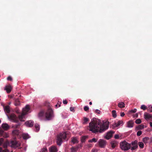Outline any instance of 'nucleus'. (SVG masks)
<instances>
[{
    "instance_id": "obj_30",
    "label": "nucleus",
    "mask_w": 152,
    "mask_h": 152,
    "mask_svg": "<svg viewBox=\"0 0 152 152\" xmlns=\"http://www.w3.org/2000/svg\"><path fill=\"white\" fill-rule=\"evenodd\" d=\"M20 125H21V124H20L19 123L18 124H15V125H14V126H12V127L15 129L18 128L19 127Z\"/></svg>"
},
{
    "instance_id": "obj_59",
    "label": "nucleus",
    "mask_w": 152,
    "mask_h": 152,
    "mask_svg": "<svg viewBox=\"0 0 152 152\" xmlns=\"http://www.w3.org/2000/svg\"><path fill=\"white\" fill-rule=\"evenodd\" d=\"M58 106V105L57 104H56L55 105V107H56V108H57V107Z\"/></svg>"
},
{
    "instance_id": "obj_52",
    "label": "nucleus",
    "mask_w": 152,
    "mask_h": 152,
    "mask_svg": "<svg viewBox=\"0 0 152 152\" xmlns=\"http://www.w3.org/2000/svg\"><path fill=\"white\" fill-rule=\"evenodd\" d=\"M2 152H9L8 150L6 148H5V149L2 150Z\"/></svg>"
},
{
    "instance_id": "obj_16",
    "label": "nucleus",
    "mask_w": 152,
    "mask_h": 152,
    "mask_svg": "<svg viewBox=\"0 0 152 152\" xmlns=\"http://www.w3.org/2000/svg\"><path fill=\"white\" fill-rule=\"evenodd\" d=\"M88 137V136L87 135H85L81 137L80 140L81 142H84Z\"/></svg>"
},
{
    "instance_id": "obj_35",
    "label": "nucleus",
    "mask_w": 152,
    "mask_h": 152,
    "mask_svg": "<svg viewBox=\"0 0 152 152\" xmlns=\"http://www.w3.org/2000/svg\"><path fill=\"white\" fill-rule=\"evenodd\" d=\"M138 145L139 147L141 148H143L144 146V144L142 142H139L138 143Z\"/></svg>"
},
{
    "instance_id": "obj_53",
    "label": "nucleus",
    "mask_w": 152,
    "mask_h": 152,
    "mask_svg": "<svg viewBox=\"0 0 152 152\" xmlns=\"http://www.w3.org/2000/svg\"><path fill=\"white\" fill-rule=\"evenodd\" d=\"M63 103L64 104H66L67 103V102L66 100H64L63 101Z\"/></svg>"
},
{
    "instance_id": "obj_8",
    "label": "nucleus",
    "mask_w": 152,
    "mask_h": 152,
    "mask_svg": "<svg viewBox=\"0 0 152 152\" xmlns=\"http://www.w3.org/2000/svg\"><path fill=\"white\" fill-rule=\"evenodd\" d=\"M11 146L14 148L18 147H20V143L15 141H12L11 142Z\"/></svg>"
},
{
    "instance_id": "obj_37",
    "label": "nucleus",
    "mask_w": 152,
    "mask_h": 152,
    "mask_svg": "<svg viewBox=\"0 0 152 152\" xmlns=\"http://www.w3.org/2000/svg\"><path fill=\"white\" fill-rule=\"evenodd\" d=\"M138 147V145H136V146H133L132 147H131V150L132 151H133L137 149Z\"/></svg>"
},
{
    "instance_id": "obj_33",
    "label": "nucleus",
    "mask_w": 152,
    "mask_h": 152,
    "mask_svg": "<svg viewBox=\"0 0 152 152\" xmlns=\"http://www.w3.org/2000/svg\"><path fill=\"white\" fill-rule=\"evenodd\" d=\"M35 126L37 132L39 130V126L38 124H35Z\"/></svg>"
},
{
    "instance_id": "obj_55",
    "label": "nucleus",
    "mask_w": 152,
    "mask_h": 152,
    "mask_svg": "<svg viewBox=\"0 0 152 152\" xmlns=\"http://www.w3.org/2000/svg\"><path fill=\"white\" fill-rule=\"evenodd\" d=\"M88 148H90L92 147V145L91 144H88L86 145Z\"/></svg>"
},
{
    "instance_id": "obj_14",
    "label": "nucleus",
    "mask_w": 152,
    "mask_h": 152,
    "mask_svg": "<svg viewBox=\"0 0 152 152\" xmlns=\"http://www.w3.org/2000/svg\"><path fill=\"white\" fill-rule=\"evenodd\" d=\"M49 151L50 152H57L58 150L56 146H53L50 148Z\"/></svg>"
},
{
    "instance_id": "obj_2",
    "label": "nucleus",
    "mask_w": 152,
    "mask_h": 152,
    "mask_svg": "<svg viewBox=\"0 0 152 152\" xmlns=\"http://www.w3.org/2000/svg\"><path fill=\"white\" fill-rule=\"evenodd\" d=\"M45 115L47 120H51L54 117L53 111L50 107H48L45 111H41L38 114V116L41 117Z\"/></svg>"
},
{
    "instance_id": "obj_19",
    "label": "nucleus",
    "mask_w": 152,
    "mask_h": 152,
    "mask_svg": "<svg viewBox=\"0 0 152 152\" xmlns=\"http://www.w3.org/2000/svg\"><path fill=\"white\" fill-rule=\"evenodd\" d=\"M118 106L121 108H124L125 107V104L124 102H121L118 103Z\"/></svg>"
},
{
    "instance_id": "obj_1",
    "label": "nucleus",
    "mask_w": 152,
    "mask_h": 152,
    "mask_svg": "<svg viewBox=\"0 0 152 152\" xmlns=\"http://www.w3.org/2000/svg\"><path fill=\"white\" fill-rule=\"evenodd\" d=\"M109 125L108 122H103L102 124L100 120L93 118L89 124V131L94 133H102L108 129Z\"/></svg>"
},
{
    "instance_id": "obj_40",
    "label": "nucleus",
    "mask_w": 152,
    "mask_h": 152,
    "mask_svg": "<svg viewBox=\"0 0 152 152\" xmlns=\"http://www.w3.org/2000/svg\"><path fill=\"white\" fill-rule=\"evenodd\" d=\"M4 142V139L2 138H0V146H1Z\"/></svg>"
},
{
    "instance_id": "obj_58",
    "label": "nucleus",
    "mask_w": 152,
    "mask_h": 152,
    "mask_svg": "<svg viewBox=\"0 0 152 152\" xmlns=\"http://www.w3.org/2000/svg\"><path fill=\"white\" fill-rule=\"evenodd\" d=\"M89 104L91 105L92 104V103L91 102H90L89 103Z\"/></svg>"
},
{
    "instance_id": "obj_50",
    "label": "nucleus",
    "mask_w": 152,
    "mask_h": 152,
    "mask_svg": "<svg viewBox=\"0 0 152 152\" xmlns=\"http://www.w3.org/2000/svg\"><path fill=\"white\" fill-rule=\"evenodd\" d=\"M61 102L58 101L57 104L58 105V107H60L61 106Z\"/></svg>"
},
{
    "instance_id": "obj_34",
    "label": "nucleus",
    "mask_w": 152,
    "mask_h": 152,
    "mask_svg": "<svg viewBox=\"0 0 152 152\" xmlns=\"http://www.w3.org/2000/svg\"><path fill=\"white\" fill-rule=\"evenodd\" d=\"M148 107V111L149 112H152V105H150Z\"/></svg>"
},
{
    "instance_id": "obj_51",
    "label": "nucleus",
    "mask_w": 152,
    "mask_h": 152,
    "mask_svg": "<svg viewBox=\"0 0 152 152\" xmlns=\"http://www.w3.org/2000/svg\"><path fill=\"white\" fill-rule=\"evenodd\" d=\"M95 112L96 113H97L98 114H100V111L98 110H96L95 111Z\"/></svg>"
},
{
    "instance_id": "obj_13",
    "label": "nucleus",
    "mask_w": 152,
    "mask_h": 152,
    "mask_svg": "<svg viewBox=\"0 0 152 152\" xmlns=\"http://www.w3.org/2000/svg\"><path fill=\"white\" fill-rule=\"evenodd\" d=\"M25 124L27 126L29 127H31L33 126L34 123V122L32 121H29L26 122Z\"/></svg>"
},
{
    "instance_id": "obj_39",
    "label": "nucleus",
    "mask_w": 152,
    "mask_h": 152,
    "mask_svg": "<svg viewBox=\"0 0 152 152\" xmlns=\"http://www.w3.org/2000/svg\"><path fill=\"white\" fill-rule=\"evenodd\" d=\"M89 120V119L87 118L86 117L84 118V122H83V124H85L86 122L88 121Z\"/></svg>"
},
{
    "instance_id": "obj_21",
    "label": "nucleus",
    "mask_w": 152,
    "mask_h": 152,
    "mask_svg": "<svg viewBox=\"0 0 152 152\" xmlns=\"http://www.w3.org/2000/svg\"><path fill=\"white\" fill-rule=\"evenodd\" d=\"M4 109L7 113H9L10 112V107L9 106H6L4 107Z\"/></svg>"
},
{
    "instance_id": "obj_22",
    "label": "nucleus",
    "mask_w": 152,
    "mask_h": 152,
    "mask_svg": "<svg viewBox=\"0 0 152 152\" xmlns=\"http://www.w3.org/2000/svg\"><path fill=\"white\" fill-rule=\"evenodd\" d=\"M19 132V130L17 129L14 130L12 132V133L14 135H18Z\"/></svg>"
},
{
    "instance_id": "obj_48",
    "label": "nucleus",
    "mask_w": 152,
    "mask_h": 152,
    "mask_svg": "<svg viewBox=\"0 0 152 152\" xmlns=\"http://www.w3.org/2000/svg\"><path fill=\"white\" fill-rule=\"evenodd\" d=\"M83 146L82 144H80V145L77 146V149L81 148Z\"/></svg>"
},
{
    "instance_id": "obj_15",
    "label": "nucleus",
    "mask_w": 152,
    "mask_h": 152,
    "mask_svg": "<svg viewBox=\"0 0 152 152\" xmlns=\"http://www.w3.org/2000/svg\"><path fill=\"white\" fill-rule=\"evenodd\" d=\"M11 87L10 86H6L4 90H5L7 93L8 94L10 93L11 91Z\"/></svg>"
},
{
    "instance_id": "obj_57",
    "label": "nucleus",
    "mask_w": 152,
    "mask_h": 152,
    "mask_svg": "<svg viewBox=\"0 0 152 152\" xmlns=\"http://www.w3.org/2000/svg\"><path fill=\"white\" fill-rule=\"evenodd\" d=\"M150 126L152 127V122H150Z\"/></svg>"
},
{
    "instance_id": "obj_54",
    "label": "nucleus",
    "mask_w": 152,
    "mask_h": 152,
    "mask_svg": "<svg viewBox=\"0 0 152 152\" xmlns=\"http://www.w3.org/2000/svg\"><path fill=\"white\" fill-rule=\"evenodd\" d=\"M125 114L124 112H121V117H123Z\"/></svg>"
},
{
    "instance_id": "obj_27",
    "label": "nucleus",
    "mask_w": 152,
    "mask_h": 152,
    "mask_svg": "<svg viewBox=\"0 0 152 152\" xmlns=\"http://www.w3.org/2000/svg\"><path fill=\"white\" fill-rule=\"evenodd\" d=\"M97 141V139H96L95 138H93L91 140H89L88 141V142H96Z\"/></svg>"
},
{
    "instance_id": "obj_23",
    "label": "nucleus",
    "mask_w": 152,
    "mask_h": 152,
    "mask_svg": "<svg viewBox=\"0 0 152 152\" xmlns=\"http://www.w3.org/2000/svg\"><path fill=\"white\" fill-rule=\"evenodd\" d=\"M123 123V121H119L117 123H115V126L117 127Z\"/></svg>"
},
{
    "instance_id": "obj_42",
    "label": "nucleus",
    "mask_w": 152,
    "mask_h": 152,
    "mask_svg": "<svg viewBox=\"0 0 152 152\" xmlns=\"http://www.w3.org/2000/svg\"><path fill=\"white\" fill-rule=\"evenodd\" d=\"M72 142L73 143V144H75L76 142V138L75 137H74L73 139L72 140Z\"/></svg>"
},
{
    "instance_id": "obj_46",
    "label": "nucleus",
    "mask_w": 152,
    "mask_h": 152,
    "mask_svg": "<svg viewBox=\"0 0 152 152\" xmlns=\"http://www.w3.org/2000/svg\"><path fill=\"white\" fill-rule=\"evenodd\" d=\"M7 80H10V81H12V77L10 76H8L7 77Z\"/></svg>"
},
{
    "instance_id": "obj_38",
    "label": "nucleus",
    "mask_w": 152,
    "mask_h": 152,
    "mask_svg": "<svg viewBox=\"0 0 152 152\" xmlns=\"http://www.w3.org/2000/svg\"><path fill=\"white\" fill-rule=\"evenodd\" d=\"M141 108L143 110H145L146 108V107L144 105H142L141 106Z\"/></svg>"
},
{
    "instance_id": "obj_43",
    "label": "nucleus",
    "mask_w": 152,
    "mask_h": 152,
    "mask_svg": "<svg viewBox=\"0 0 152 152\" xmlns=\"http://www.w3.org/2000/svg\"><path fill=\"white\" fill-rule=\"evenodd\" d=\"M89 107L86 106H85L84 107V109L85 111H87L89 110Z\"/></svg>"
},
{
    "instance_id": "obj_6",
    "label": "nucleus",
    "mask_w": 152,
    "mask_h": 152,
    "mask_svg": "<svg viewBox=\"0 0 152 152\" xmlns=\"http://www.w3.org/2000/svg\"><path fill=\"white\" fill-rule=\"evenodd\" d=\"M8 118L11 120V121L15 123H17L18 122L19 118L16 116L14 114L12 113L9 116Z\"/></svg>"
},
{
    "instance_id": "obj_44",
    "label": "nucleus",
    "mask_w": 152,
    "mask_h": 152,
    "mask_svg": "<svg viewBox=\"0 0 152 152\" xmlns=\"http://www.w3.org/2000/svg\"><path fill=\"white\" fill-rule=\"evenodd\" d=\"M137 111V109H134V110H131L129 111V112L130 113H135Z\"/></svg>"
},
{
    "instance_id": "obj_11",
    "label": "nucleus",
    "mask_w": 152,
    "mask_h": 152,
    "mask_svg": "<svg viewBox=\"0 0 152 152\" xmlns=\"http://www.w3.org/2000/svg\"><path fill=\"white\" fill-rule=\"evenodd\" d=\"M1 127L2 129L4 131L10 129L9 126L6 123L3 124H2Z\"/></svg>"
},
{
    "instance_id": "obj_36",
    "label": "nucleus",
    "mask_w": 152,
    "mask_h": 152,
    "mask_svg": "<svg viewBox=\"0 0 152 152\" xmlns=\"http://www.w3.org/2000/svg\"><path fill=\"white\" fill-rule=\"evenodd\" d=\"M135 122L137 124H140L141 122V121L140 119H137L136 120Z\"/></svg>"
},
{
    "instance_id": "obj_49",
    "label": "nucleus",
    "mask_w": 152,
    "mask_h": 152,
    "mask_svg": "<svg viewBox=\"0 0 152 152\" xmlns=\"http://www.w3.org/2000/svg\"><path fill=\"white\" fill-rule=\"evenodd\" d=\"M114 137L115 139H118L119 138V136L118 134H115V135Z\"/></svg>"
},
{
    "instance_id": "obj_56",
    "label": "nucleus",
    "mask_w": 152,
    "mask_h": 152,
    "mask_svg": "<svg viewBox=\"0 0 152 152\" xmlns=\"http://www.w3.org/2000/svg\"><path fill=\"white\" fill-rule=\"evenodd\" d=\"M2 151V148L0 147V152H1Z\"/></svg>"
},
{
    "instance_id": "obj_47",
    "label": "nucleus",
    "mask_w": 152,
    "mask_h": 152,
    "mask_svg": "<svg viewBox=\"0 0 152 152\" xmlns=\"http://www.w3.org/2000/svg\"><path fill=\"white\" fill-rule=\"evenodd\" d=\"M70 109L71 111L75 112V110L73 107H70Z\"/></svg>"
},
{
    "instance_id": "obj_17",
    "label": "nucleus",
    "mask_w": 152,
    "mask_h": 152,
    "mask_svg": "<svg viewBox=\"0 0 152 152\" xmlns=\"http://www.w3.org/2000/svg\"><path fill=\"white\" fill-rule=\"evenodd\" d=\"M134 122L132 121H129L127 123V126L128 127H132L133 126Z\"/></svg>"
},
{
    "instance_id": "obj_20",
    "label": "nucleus",
    "mask_w": 152,
    "mask_h": 152,
    "mask_svg": "<svg viewBox=\"0 0 152 152\" xmlns=\"http://www.w3.org/2000/svg\"><path fill=\"white\" fill-rule=\"evenodd\" d=\"M149 140L148 137H145L143 139V141L145 144L148 143Z\"/></svg>"
},
{
    "instance_id": "obj_7",
    "label": "nucleus",
    "mask_w": 152,
    "mask_h": 152,
    "mask_svg": "<svg viewBox=\"0 0 152 152\" xmlns=\"http://www.w3.org/2000/svg\"><path fill=\"white\" fill-rule=\"evenodd\" d=\"M2 137L4 138H7L9 137V134L1 128H0V137Z\"/></svg>"
},
{
    "instance_id": "obj_5",
    "label": "nucleus",
    "mask_w": 152,
    "mask_h": 152,
    "mask_svg": "<svg viewBox=\"0 0 152 152\" xmlns=\"http://www.w3.org/2000/svg\"><path fill=\"white\" fill-rule=\"evenodd\" d=\"M120 146L121 149L124 151L128 150L131 147V145L125 141L121 142Z\"/></svg>"
},
{
    "instance_id": "obj_41",
    "label": "nucleus",
    "mask_w": 152,
    "mask_h": 152,
    "mask_svg": "<svg viewBox=\"0 0 152 152\" xmlns=\"http://www.w3.org/2000/svg\"><path fill=\"white\" fill-rule=\"evenodd\" d=\"M76 151V148L75 147H72L71 148V152H75Z\"/></svg>"
},
{
    "instance_id": "obj_61",
    "label": "nucleus",
    "mask_w": 152,
    "mask_h": 152,
    "mask_svg": "<svg viewBox=\"0 0 152 152\" xmlns=\"http://www.w3.org/2000/svg\"><path fill=\"white\" fill-rule=\"evenodd\" d=\"M136 116H137V117L138 116V115H136Z\"/></svg>"
},
{
    "instance_id": "obj_26",
    "label": "nucleus",
    "mask_w": 152,
    "mask_h": 152,
    "mask_svg": "<svg viewBox=\"0 0 152 152\" xmlns=\"http://www.w3.org/2000/svg\"><path fill=\"white\" fill-rule=\"evenodd\" d=\"M29 137V135L27 134H23V138L24 139H27Z\"/></svg>"
},
{
    "instance_id": "obj_28",
    "label": "nucleus",
    "mask_w": 152,
    "mask_h": 152,
    "mask_svg": "<svg viewBox=\"0 0 152 152\" xmlns=\"http://www.w3.org/2000/svg\"><path fill=\"white\" fill-rule=\"evenodd\" d=\"M48 150L46 147H44L41 148L40 151L39 152H47Z\"/></svg>"
},
{
    "instance_id": "obj_32",
    "label": "nucleus",
    "mask_w": 152,
    "mask_h": 152,
    "mask_svg": "<svg viewBox=\"0 0 152 152\" xmlns=\"http://www.w3.org/2000/svg\"><path fill=\"white\" fill-rule=\"evenodd\" d=\"M131 145L132 146H136V145H137V140H135L134 142H133L131 143Z\"/></svg>"
},
{
    "instance_id": "obj_29",
    "label": "nucleus",
    "mask_w": 152,
    "mask_h": 152,
    "mask_svg": "<svg viewBox=\"0 0 152 152\" xmlns=\"http://www.w3.org/2000/svg\"><path fill=\"white\" fill-rule=\"evenodd\" d=\"M9 144V142L8 141L5 142L3 143V147L4 148H6Z\"/></svg>"
},
{
    "instance_id": "obj_12",
    "label": "nucleus",
    "mask_w": 152,
    "mask_h": 152,
    "mask_svg": "<svg viewBox=\"0 0 152 152\" xmlns=\"http://www.w3.org/2000/svg\"><path fill=\"white\" fill-rule=\"evenodd\" d=\"M111 147L113 149L115 148L118 145V143L116 141H113L111 142Z\"/></svg>"
},
{
    "instance_id": "obj_62",
    "label": "nucleus",
    "mask_w": 152,
    "mask_h": 152,
    "mask_svg": "<svg viewBox=\"0 0 152 152\" xmlns=\"http://www.w3.org/2000/svg\"><path fill=\"white\" fill-rule=\"evenodd\" d=\"M136 116H137V117L138 116V115H136Z\"/></svg>"
},
{
    "instance_id": "obj_4",
    "label": "nucleus",
    "mask_w": 152,
    "mask_h": 152,
    "mask_svg": "<svg viewBox=\"0 0 152 152\" xmlns=\"http://www.w3.org/2000/svg\"><path fill=\"white\" fill-rule=\"evenodd\" d=\"M29 110V106L26 105L25 107L23 109V112L21 115H19V118L21 121H24L25 120H23L25 118V115Z\"/></svg>"
},
{
    "instance_id": "obj_10",
    "label": "nucleus",
    "mask_w": 152,
    "mask_h": 152,
    "mask_svg": "<svg viewBox=\"0 0 152 152\" xmlns=\"http://www.w3.org/2000/svg\"><path fill=\"white\" fill-rule=\"evenodd\" d=\"M114 133V132L113 131L108 132L105 137V138L107 140L110 139L112 137L113 134Z\"/></svg>"
},
{
    "instance_id": "obj_9",
    "label": "nucleus",
    "mask_w": 152,
    "mask_h": 152,
    "mask_svg": "<svg viewBox=\"0 0 152 152\" xmlns=\"http://www.w3.org/2000/svg\"><path fill=\"white\" fill-rule=\"evenodd\" d=\"M98 142L99 146L102 148H104L106 144L105 141L101 139L99 140Z\"/></svg>"
},
{
    "instance_id": "obj_24",
    "label": "nucleus",
    "mask_w": 152,
    "mask_h": 152,
    "mask_svg": "<svg viewBox=\"0 0 152 152\" xmlns=\"http://www.w3.org/2000/svg\"><path fill=\"white\" fill-rule=\"evenodd\" d=\"M20 104V102L19 99L15 100V104L16 106H19Z\"/></svg>"
},
{
    "instance_id": "obj_45",
    "label": "nucleus",
    "mask_w": 152,
    "mask_h": 152,
    "mask_svg": "<svg viewBox=\"0 0 152 152\" xmlns=\"http://www.w3.org/2000/svg\"><path fill=\"white\" fill-rule=\"evenodd\" d=\"M142 134V132L141 131H138L137 133V135L138 136H140Z\"/></svg>"
},
{
    "instance_id": "obj_25",
    "label": "nucleus",
    "mask_w": 152,
    "mask_h": 152,
    "mask_svg": "<svg viewBox=\"0 0 152 152\" xmlns=\"http://www.w3.org/2000/svg\"><path fill=\"white\" fill-rule=\"evenodd\" d=\"M144 128V125H139L138 126L136 127V128L137 130H140L143 129Z\"/></svg>"
},
{
    "instance_id": "obj_3",
    "label": "nucleus",
    "mask_w": 152,
    "mask_h": 152,
    "mask_svg": "<svg viewBox=\"0 0 152 152\" xmlns=\"http://www.w3.org/2000/svg\"><path fill=\"white\" fill-rule=\"evenodd\" d=\"M68 132H64L60 133L57 137V143L59 146H60L63 142V140H65L66 138L69 137Z\"/></svg>"
},
{
    "instance_id": "obj_18",
    "label": "nucleus",
    "mask_w": 152,
    "mask_h": 152,
    "mask_svg": "<svg viewBox=\"0 0 152 152\" xmlns=\"http://www.w3.org/2000/svg\"><path fill=\"white\" fill-rule=\"evenodd\" d=\"M144 117L145 119L146 120L152 118V116L150 114L147 113L144 114Z\"/></svg>"
},
{
    "instance_id": "obj_31",
    "label": "nucleus",
    "mask_w": 152,
    "mask_h": 152,
    "mask_svg": "<svg viewBox=\"0 0 152 152\" xmlns=\"http://www.w3.org/2000/svg\"><path fill=\"white\" fill-rule=\"evenodd\" d=\"M112 113L113 117L114 118H115L116 117L117 115L116 113V111L115 110H113L112 111Z\"/></svg>"
},
{
    "instance_id": "obj_60",
    "label": "nucleus",
    "mask_w": 152,
    "mask_h": 152,
    "mask_svg": "<svg viewBox=\"0 0 152 152\" xmlns=\"http://www.w3.org/2000/svg\"><path fill=\"white\" fill-rule=\"evenodd\" d=\"M76 142H77V143L78 142L77 141V140Z\"/></svg>"
}]
</instances>
